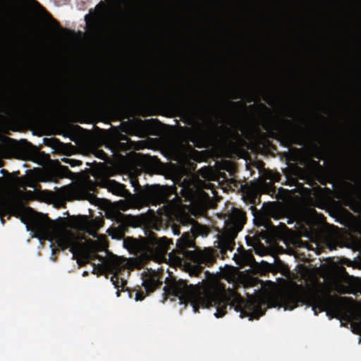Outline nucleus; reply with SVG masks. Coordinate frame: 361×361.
I'll list each match as a JSON object with an SVG mask.
<instances>
[{
    "label": "nucleus",
    "mask_w": 361,
    "mask_h": 361,
    "mask_svg": "<svg viewBox=\"0 0 361 361\" xmlns=\"http://www.w3.org/2000/svg\"><path fill=\"white\" fill-rule=\"evenodd\" d=\"M163 303L170 296H173L178 298L180 304L190 302L195 312H198L200 307H215L216 311L214 315L216 318L224 317L228 307L239 312L240 317H249L250 319H258L265 313L259 301L255 299L245 300L237 292H227L223 285L214 281L203 279L201 284L188 285L185 280L172 279L163 288Z\"/></svg>",
    "instance_id": "f257e3e1"
},
{
    "label": "nucleus",
    "mask_w": 361,
    "mask_h": 361,
    "mask_svg": "<svg viewBox=\"0 0 361 361\" xmlns=\"http://www.w3.org/2000/svg\"><path fill=\"white\" fill-rule=\"evenodd\" d=\"M32 208L23 205L18 200L8 199L0 195V218L4 224V217L8 214L20 217L26 224L27 230L32 231L40 239L54 242L62 250L69 248L73 259H77L79 267H84L91 261L98 259L104 262V257L97 252H88L83 243L71 231H61L56 228L55 222L47 216L32 215Z\"/></svg>",
    "instance_id": "f03ea898"
},
{
    "label": "nucleus",
    "mask_w": 361,
    "mask_h": 361,
    "mask_svg": "<svg viewBox=\"0 0 361 361\" xmlns=\"http://www.w3.org/2000/svg\"><path fill=\"white\" fill-rule=\"evenodd\" d=\"M278 299L281 307L285 310H292L300 303L311 306L315 315L326 311L327 316L340 319L343 314L340 303L329 293L322 290H312L306 294H301L295 290L281 292Z\"/></svg>",
    "instance_id": "7ed1b4c3"
},
{
    "label": "nucleus",
    "mask_w": 361,
    "mask_h": 361,
    "mask_svg": "<svg viewBox=\"0 0 361 361\" xmlns=\"http://www.w3.org/2000/svg\"><path fill=\"white\" fill-rule=\"evenodd\" d=\"M207 228L205 226L197 223L193 224L190 232H184L182 236L177 240L176 249H173L169 256L172 257L173 254L178 252L183 257H186L193 263L190 269V275L198 276L205 267H210L216 262V257L212 248L204 250H195L194 251H188V247H195V238L199 235H207Z\"/></svg>",
    "instance_id": "20e7f679"
},
{
    "label": "nucleus",
    "mask_w": 361,
    "mask_h": 361,
    "mask_svg": "<svg viewBox=\"0 0 361 361\" xmlns=\"http://www.w3.org/2000/svg\"><path fill=\"white\" fill-rule=\"evenodd\" d=\"M130 183L136 193H141L142 197L152 205L164 204L168 212L177 209L181 204V199L173 186L154 185L143 190L135 176H130Z\"/></svg>",
    "instance_id": "39448f33"
},
{
    "label": "nucleus",
    "mask_w": 361,
    "mask_h": 361,
    "mask_svg": "<svg viewBox=\"0 0 361 361\" xmlns=\"http://www.w3.org/2000/svg\"><path fill=\"white\" fill-rule=\"evenodd\" d=\"M247 221L246 214L241 209L235 208L228 216L224 228L225 242H222L221 252L226 250H233L235 245L234 239L238 233L242 231Z\"/></svg>",
    "instance_id": "423d86ee"
},
{
    "label": "nucleus",
    "mask_w": 361,
    "mask_h": 361,
    "mask_svg": "<svg viewBox=\"0 0 361 361\" xmlns=\"http://www.w3.org/2000/svg\"><path fill=\"white\" fill-rule=\"evenodd\" d=\"M94 265L92 271L93 274L98 275H104L106 274H112L111 277V281L112 282L114 288L118 289L116 295L118 297L120 296L119 288H121V290H124V288L127 284L126 280L119 276V271L123 268L122 263L119 258L117 257L113 259H109L104 262V264Z\"/></svg>",
    "instance_id": "0eeeda50"
},
{
    "label": "nucleus",
    "mask_w": 361,
    "mask_h": 361,
    "mask_svg": "<svg viewBox=\"0 0 361 361\" xmlns=\"http://www.w3.org/2000/svg\"><path fill=\"white\" fill-rule=\"evenodd\" d=\"M274 128L278 132L282 143L289 147L292 145L302 146L303 138L300 133L295 128L291 120L282 118L280 122L274 125Z\"/></svg>",
    "instance_id": "6e6552de"
},
{
    "label": "nucleus",
    "mask_w": 361,
    "mask_h": 361,
    "mask_svg": "<svg viewBox=\"0 0 361 361\" xmlns=\"http://www.w3.org/2000/svg\"><path fill=\"white\" fill-rule=\"evenodd\" d=\"M102 186L106 188L109 192H111L114 195L127 199V200H121L118 202L120 209L126 211L134 204L133 202L136 198V195L132 194L127 190L125 185L114 180L106 178L102 180Z\"/></svg>",
    "instance_id": "1a4fd4ad"
},
{
    "label": "nucleus",
    "mask_w": 361,
    "mask_h": 361,
    "mask_svg": "<svg viewBox=\"0 0 361 361\" xmlns=\"http://www.w3.org/2000/svg\"><path fill=\"white\" fill-rule=\"evenodd\" d=\"M8 106L15 110L41 111L47 108V100H34L23 94H18L8 100Z\"/></svg>",
    "instance_id": "9d476101"
},
{
    "label": "nucleus",
    "mask_w": 361,
    "mask_h": 361,
    "mask_svg": "<svg viewBox=\"0 0 361 361\" xmlns=\"http://www.w3.org/2000/svg\"><path fill=\"white\" fill-rule=\"evenodd\" d=\"M173 245V241L166 237L158 238L154 233L148 236V248L158 256L162 257L167 254Z\"/></svg>",
    "instance_id": "9b49d317"
},
{
    "label": "nucleus",
    "mask_w": 361,
    "mask_h": 361,
    "mask_svg": "<svg viewBox=\"0 0 361 361\" xmlns=\"http://www.w3.org/2000/svg\"><path fill=\"white\" fill-rule=\"evenodd\" d=\"M115 221L118 224L115 230L119 237H123L130 227L136 228L140 225V220L137 216L126 215L121 212L116 214Z\"/></svg>",
    "instance_id": "f8f14e48"
},
{
    "label": "nucleus",
    "mask_w": 361,
    "mask_h": 361,
    "mask_svg": "<svg viewBox=\"0 0 361 361\" xmlns=\"http://www.w3.org/2000/svg\"><path fill=\"white\" fill-rule=\"evenodd\" d=\"M130 140L127 135L121 133H116L109 141L107 147L111 149L114 154H118L130 149Z\"/></svg>",
    "instance_id": "ddd939ff"
},
{
    "label": "nucleus",
    "mask_w": 361,
    "mask_h": 361,
    "mask_svg": "<svg viewBox=\"0 0 361 361\" xmlns=\"http://www.w3.org/2000/svg\"><path fill=\"white\" fill-rule=\"evenodd\" d=\"M353 276H350L345 268L343 267H339L336 271V282H335V289L340 293H348L350 290V287L347 286H344L342 283H345L350 284L352 281Z\"/></svg>",
    "instance_id": "4468645a"
},
{
    "label": "nucleus",
    "mask_w": 361,
    "mask_h": 361,
    "mask_svg": "<svg viewBox=\"0 0 361 361\" xmlns=\"http://www.w3.org/2000/svg\"><path fill=\"white\" fill-rule=\"evenodd\" d=\"M142 285L145 288L146 293L142 290L137 291L135 294V300L137 301L144 300L147 294L159 288L162 285V282L155 276H148L143 279Z\"/></svg>",
    "instance_id": "2eb2a0df"
},
{
    "label": "nucleus",
    "mask_w": 361,
    "mask_h": 361,
    "mask_svg": "<svg viewBox=\"0 0 361 361\" xmlns=\"http://www.w3.org/2000/svg\"><path fill=\"white\" fill-rule=\"evenodd\" d=\"M183 183L180 192L183 197L189 199L194 195L195 184L192 180L186 179L183 180Z\"/></svg>",
    "instance_id": "dca6fc26"
},
{
    "label": "nucleus",
    "mask_w": 361,
    "mask_h": 361,
    "mask_svg": "<svg viewBox=\"0 0 361 361\" xmlns=\"http://www.w3.org/2000/svg\"><path fill=\"white\" fill-rule=\"evenodd\" d=\"M259 226H263L265 228L266 232L275 233L276 231V227L273 225L270 219L264 217L259 219Z\"/></svg>",
    "instance_id": "f3484780"
},
{
    "label": "nucleus",
    "mask_w": 361,
    "mask_h": 361,
    "mask_svg": "<svg viewBox=\"0 0 361 361\" xmlns=\"http://www.w3.org/2000/svg\"><path fill=\"white\" fill-rule=\"evenodd\" d=\"M314 225V219L310 214H305L301 218V226L311 229Z\"/></svg>",
    "instance_id": "a211bd4d"
},
{
    "label": "nucleus",
    "mask_w": 361,
    "mask_h": 361,
    "mask_svg": "<svg viewBox=\"0 0 361 361\" xmlns=\"http://www.w3.org/2000/svg\"><path fill=\"white\" fill-rule=\"evenodd\" d=\"M49 16L50 17V19H51V23L53 24L54 26H55V27L59 31V33L60 35H62L63 32H66V33H70V32H72V31L68 28H63L62 27L59 23L56 21V20H55L54 18H52V16L51 15L49 14Z\"/></svg>",
    "instance_id": "6ab92c4d"
},
{
    "label": "nucleus",
    "mask_w": 361,
    "mask_h": 361,
    "mask_svg": "<svg viewBox=\"0 0 361 361\" xmlns=\"http://www.w3.org/2000/svg\"><path fill=\"white\" fill-rule=\"evenodd\" d=\"M200 109H203L207 112H210L214 110L212 107L206 106L202 102H195L193 106V110L197 111Z\"/></svg>",
    "instance_id": "aec40b11"
},
{
    "label": "nucleus",
    "mask_w": 361,
    "mask_h": 361,
    "mask_svg": "<svg viewBox=\"0 0 361 361\" xmlns=\"http://www.w3.org/2000/svg\"><path fill=\"white\" fill-rule=\"evenodd\" d=\"M62 161L64 163L70 164L72 167L76 166H80L82 165V161L80 160H76L73 159H69V158H63Z\"/></svg>",
    "instance_id": "412c9836"
},
{
    "label": "nucleus",
    "mask_w": 361,
    "mask_h": 361,
    "mask_svg": "<svg viewBox=\"0 0 361 361\" xmlns=\"http://www.w3.org/2000/svg\"><path fill=\"white\" fill-rule=\"evenodd\" d=\"M352 331L358 335H361V322H353L351 324Z\"/></svg>",
    "instance_id": "4be33fe9"
},
{
    "label": "nucleus",
    "mask_w": 361,
    "mask_h": 361,
    "mask_svg": "<svg viewBox=\"0 0 361 361\" xmlns=\"http://www.w3.org/2000/svg\"><path fill=\"white\" fill-rule=\"evenodd\" d=\"M199 135H200L199 132H192L189 135V140L194 144L195 146H196L197 147H201L200 145H198L196 144V141H197V139L198 138Z\"/></svg>",
    "instance_id": "5701e85b"
},
{
    "label": "nucleus",
    "mask_w": 361,
    "mask_h": 361,
    "mask_svg": "<svg viewBox=\"0 0 361 361\" xmlns=\"http://www.w3.org/2000/svg\"><path fill=\"white\" fill-rule=\"evenodd\" d=\"M57 195L60 198L65 199V198H67L68 197L69 192H68V191L66 188H61L60 189V190L58 192Z\"/></svg>",
    "instance_id": "b1692460"
},
{
    "label": "nucleus",
    "mask_w": 361,
    "mask_h": 361,
    "mask_svg": "<svg viewBox=\"0 0 361 361\" xmlns=\"http://www.w3.org/2000/svg\"><path fill=\"white\" fill-rule=\"evenodd\" d=\"M106 4L103 1H100L96 6L97 10H101L100 11V15H102L104 12V10L106 8Z\"/></svg>",
    "instance_id": "393cba45"
},
{
    "label": "nucleus",
    "mask_w": 361,
    "mask_h": 361,
    "mask_svg": "<svg viewBox=\"0 0 361 361\" xmlns=\"http://www.w3.org/2000/svg\"><path fill=\"white\" fill-rule=\"evenodd\" d=\"M97 157L100 158V159H103V160H106V158H107V155L102 150H99V151L97 152Z\"/></svg>",
    "instance_id": "a878e982"
},
{
    "label": "nucleus",
    "mask_w": 361,
    "mask_h": 361,
    "mask_svg": "<svg viewBox=\"0 0 361 361\" xmlns=\"http://www.w3.org/2000/svg\"><path fill=\"white\" fill-rule=\"evenodd\" d=\"M145 123L153 126L155 123H159V121L157 118H155V119L152 118V119H149V120H145Z\"/></svg>",
    "instance_id": "bb28decb"
},
{
    "label": "nucleus",
    "mask_w": 361,
    "mask_h": 361,
    "mask_svg": "<svg viewBox=\"0 0 361 361\" xmlns=\"http://www.w3.org/2000/svg\"><path fill=\"white\" fill-rule=\"evenodd\" d=\"M60 170L64 175H66L68 173L71 172L69 169L65 166H60Z\"/></svg>",
    "instance_id": "cd10ccee"
},
{
    "label": "nucleus",
    "mask_w": 361,
    "mask_h": 361,
    "mask_svg": "<svg viewBox=\"0 0 361 361\" xmlns=\"http://www.w3.org/2000/svg\"><path fill=\"white\" fill-rule=\"evenodd\" d=\"M227 104L231 106L236 107L241 104V102H227Z\"/></svg>",
    "instance_id": "c85d7f7f"
},
{
    "label": "nucleus",
    "mask_w": 361,
    "mask_h": 361,
    "mask_svg": "<svg viewBox=\"0 0 361 361\" xmlns=\"http://www.w3.org/2000/svg\"><path fill=\"white\" fill-rule=\"evenodd\" d=\"M172 229H173V233L175 235H179L180 234L179 228H178V226H173Z\"/></svg>",
    "instance_id": "c756f323"
},
{
    "label": "nucleus",
    "mask_w": 361,
    "mask_h": 361,
    "mask_svg": "<svg viewBox=\"0 0 361 361\" xmlns=\"http://www.w3.org/2000/svg\"><path fill=\"white\" fill-rule=\"evenodd\" d=\"M231 97H232L233 99H238V98L241 97L240 95L239 94H238L237 92H233V94H232Z\"/></svg>",
    "instance_id": "7c9ffc66"
},
{
    "label": "nucleus",
    "mask_w": 361,
    "mask_h": 361,
    "mask_svg": "<svg viewBox=\"0 0 361 361\" xmlns=\"http://www.w3.org/2000/svg\"><path fill=\"white\" fill-rule=\"evenodd\" d=\"M59 220L63 222V226H66L65 224H66V219L59 217Z\"/></svg>",
    "instance_id": "2f4dec72"
},
{
    "label": "nucleus",
    "mask_w": 361,
    "mask_h": 361,
    "mask_svg": "<svg viewBox=\"0 0 361 361\" xmlns=\"http://www.w3.org/2000/svg\"><path fill=\"white\" fill-rule=\"evenodd\" d=\"M0 173H2L3 175H6V174H8V173L7 172V171H6L5 169H1L0 170Z\"/></svg>",
    "instance_id": "473e14b6"
},
{
    "label": "nucleus",
    "mask_w": 361,
    "mask_h": 361,
    "mask_svg": "<svg viewBox=\"0 0 361 361\" xmlns=\"http://www.w3.org/2000/svg\"><path fill=\"white\" fill-rule=\"evenodd\" d=\"M288 116L289 117H293V109H290V111H289V113H288Z\"/></svg>",
    "instance_id": "72a5a7b5"
},
{
    "label": "nucleus",
    "mask_w": 361,
    "mask_h": 361,
    "mask_svg": "<svg viewBox=\"0 0 361 361\" xmlns=\"http://www.w3.org/2000/svg\"><path fill=\"white\" fill-rule=\"evenodd\" d=\"M262 238L263 239L267 238V234L266 233H264V232L262 231Z\"/></svg>",
    "instance_id": "f704fd0d"
},
{
    "label": "nucleus",
    "mask_w": 361,
    "mask_h": 361,
    "mask_svg": "<svg viewBox=\"0 0 361 361\" xmlns=\"http://www.w3.org/2000/svg\"><path fill=\"white\" fill-rule=\"evenodd\" d=\"M265 101H266L269 104H270V105L273 104V99H265Z\"/></svg>",
    "instance_id": "c9c22d12"
},
{
    "label": "nucleus",
    "mask_w": 361,
    "mask_h": 361,
    "mask_svg": "<svg viewBox=\"0 0 361 361\" xmlns=\"http://www.w3.org/2000/svg\"><path fill=\"white\" fill-rule=\"evenodd\" d=\"M16 144L15 145L13 146V148L16 149H18L19 148V144L17 143L16 141H15Z\"/></svg>",
    "instance_id": "e433bc0d"
},
{
    "label": "nucleus",
    "mask_w": 361,
    "mask_h": 361,
    "mask_svg": "<svg viewBox=\"0 0 361 361\" xmlns=\"http://www.w3.org/2000/svg\"><path fill=\"white\" fill-rule=\"evenodd\" d=\"M260 106H262V108L266 109V110H268V108L266 106L265 104H264L263 103H261L260 104Z\"/></svg>",
    "instance_id": "4c0bfd02"
},
{
    "label": "nucleus",
    "mask_w": 361,
    "mask_h": 361,
    "mask_svg": "<svg viewBox=\"0 0 361 361\" xmlns=\"http://www.w3.org/2000/svg\"><path fill=\"white\" fill-rule=\"evenodd\" d=\"M87 275H88V272H87V271H85L83 272V274H82V276H87Z\"/></svg>",
    "instance_id": "58836bf2"
},
{
    "label": "nucleus",
    "mask_w": 361,
    "mask_h": 361,
    "mask_svg": "<svg viewBox=\"0 0 361 361\" xmlns=\"http://www.w3.org/2000/svg\"><path fill=\"white\" fill-rule=\"evenodd\" d=\"M204 274H205L206 276H207V275H209V272L208 271H206L204 272Z\"/></svg>",
    "instance_id": "ea45409f"
},
{
    "label": "nucleus",
    "mask_w": 361,
    "mask_h": 361,
    "mask_svg": "<svg viewBox=\"0 0 361 361\" xmlns=\"http://www.w3.org/2000/svg\"><path fill=\"white\" fill-rule=\"evenodd\" d=\"M264 130H268V126H267V125H266V126H264Z\"/></svg>",
    "instance_id": "a19ab883"
},
{
    "label": "nucleus",
    "mask_w": 361,
    "mask_h": 361,
    "mask_svg": "<svg viewBox=\"0 0 361 361\" xmlns=\"http://www.w3.org/2000/svg\"><path fill=\"white\" fill-rule=\"evenodd\" d=\"M28 185L29 187H30V188H34L33 184H29V185Z\"/></svg>",
    "instance_id": "79ce46f5"
},
{
    "label": "nucleus",
    "mask_w": 361,
    "mask_h": 361,
    "mask_svg": "<svg viewBox=\"0 0 361 361\" xmlns=\"http://www.w3.org/2000/svg\"><path fill=\"white\" fill-rule=\"evenodd\" d=\"M252 101H253L252 98H251L250 99L248 100V102H252Z\"/></svg>",
    "instance_id": "37998d69"
},
{
    "label": "nucleus",
    "mask_w": 361,
    "mask_h": 361,
    "mask_svg": "<svg viewBox=\"0 0 361 361\" xmlns=\"http://www.w3.org/2000/svg\"><path fill=\"white\" fill-rule=\"evenodd\" d=\"M282 225H283V226L284 228H286V224H283Z\"/></svg>",
    "instance_id": "c03bdc74"
},
{
    "label": "nucleus",
    "mask_w": 361,
    "mask_h": 361,
    "mask_svg": "<svg viewBox=\"0 0 361 361\" xmlns=\"http://www.w3.org/2000/svg\"><path fill=\"white\" fill-rule=\"evenodd\" d=\"M271 178V180H276V179H275V178Z\"/></svg>",
    "instance_id": "a18cd8bd"
}]
</instances>
